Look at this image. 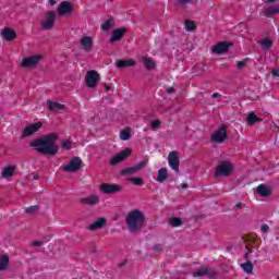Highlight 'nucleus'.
<instances>
[{
  "instance_id": "nucleus-1",
  "label": "nucleus",
  "mask_w": 279,
  "mask_h": 279,
  "mask_svg": "<svg viewBox=\"0 0 279 279\" xmlns=\"http://www.w3.org/2000/svg\"><path fill=\"white\" fill-rule=\"evenodd\" d=\"M56 141H58V134L50 133L32 141L29 147H35L34 150L43 156H56L60 151V147L56 145Z\"/></svg>"
},
{
  "instance_id": "nucleus-2",
  "label": "nucleus",
  "mask_w": 279,
  "mask_h": 279,
  "mask_svg": "<svg viewBox=\"0 0 279 279\" xmlns=\"http://www.w3.org/2000/svg\"><path fill=\"white\" fill-rule=\"evenodd\" d=\"M125 223L129 232H141L145 226V214L140 209H133L128 214Z\"/></svg>"
},
{
  "instance_id": "nucleus-3",
  "label": "nucleus",
  "mask_w": 279,
  "mask_h": 279,
  "mask_svg": "<svg viewBox=\"0 0 279 279\" xmlns=\"http://www.w3.org/2000/svg\"><path fill=\"white\" fill-rule=\"evenodd\" d=\"M99 191L105 195H114V193H121L123 186L117 183H102L99 185Z\"/></svg>"
},
{
  "instance_id": "nucleus-4",
  "label": "nucleus",
  "mask_w": 279,
  "mask_h": 279,
  "mask_svg": "<svg viewBox=\"0 0 279 279\" xmlns=\"http://www.w3.org/2000/svg\"><path fill=\"white\" fill-rule=\"evenodd\" d=\"M80 169H82V159L80 157L72 158L69 165L62 168L65 173H75V171H80Z\"/></svg>"
},
{
  "instance_id": "nucleus-5",
  "label": "nucleus",
  "mask_w": 279,
  "mask_h": 279,
  "mask_svg": "<svg viewBox=\"0 0 279 279\" xmlns=\"http://www.w3.org/2000/svg\"><path fill=\"white\" fill-rule=\"evenodd\" d=\"M43 59L41 54H35L27 58H24L21 62L22 69H32L36 66Z\"/></svg>"
},
{
  "instance_id": "nucleus-6",
  "label": "nucleus",
  "mask_w": 279,
  "mask_h": 279,
  "mask_svg": "<svg viewBox=\"0 0 279 279\" xmlns=\"http://www.w3.org/2000/svg\"><path fill=\"white\" fill-rule=\"evenodd\" d=\"M226 138H228V129L226 125H221L213 135V143H225Z\"/></svg>"
},
{
  "instance_id": "nucleus-7",
  "label": "nucleus",
  "mask_w": 279,
  "mask_h": 279,
  "mask_svg": "<svg viewBox=\"0 0 279 279\" xmlns=\"http://www.w3.org/2000/svg\"><path fill=\"white\" fill-rule=\"evenodd\" d=\"M131 155H132V149L125 148L124 150L120 151L118 155L113 156L110 159L109 165L114 167V166L119 165L120 162H123V160H125V158H129Z\"/></svg>"
},
{
  "instance_id": "nucleus-8",
  "label": "nucleus",
  "mask_w": 279,
  "mask_h": 279,
  "mask_svg": "<svg viewBox=\"0 0 279 279\" xmlns=\"http://www.w3.org/2000/svg\"><path fill=\"white\" fill-rule=\"evenodd\" d=\"M53 25H56V12L48 11L41 21V27L43 29H52Z\"/></svg>"
},
{
  "instance_id": "nucleus-9",
  "label": "nucleus",
  "mask_w": 279,
  "mask_h": 279,
  "mask_svg": "<svg viewBox=\"0 0 279 279\" xmlns=\"http://www.w3.org/2000/svg\"><path fill=\"white\" fill-rule=\"evenodd\" d=\"M232 163H228L226 161H222L216 169L215 175L228 178L230 173H232Z\"/></svg>"
},
{
  "instance_id": "nucleus-10",
  "label": "nucleus",
  "mask_w": 279,
  "mask_h": 279,
  "mask_svg": "<svg viewBox=\"0 0 279 279\" xmlns=\"http://www.w3.org/2000/svg\"><path fill=\"white\" fill-rule=\"evenodd\" d=\"M168 165L175 173H180V157H178V151L173 150L168 155Z\"/></svg>"
},
{
  "instance_id": "nucleus-11",
  "label": "nucleus",
  "mask_w": 279,
  "mask_h": 279,
  "mask_svg": "<svg viewBox=\"0 0 279 279\" xmlns=\"http://www.w3.org/2000/svg\"><path fill=\"white\" fill-rule=\"evenodd\" d=\"M85 81L88 88H95L99 82V73L95 70L88 71L86 73Z\"/></svg>"
},
{
  "instance_id": "nucleus-12",
  "label": "nucleus",
  "mask_w": 279,
  "mask_h": 279,
  "mask_svg": "<svg viewBox=\"0 0 279 279\" xmlns=\"http://www.w3.org/2000/svg\"><path fill=\"white\" fill-rule=\"evenodd\" d=\"M40 128H43V122H35L33 124L27 125L22 131V138H28V136H33V134H36V132H38Z\"/></svg>"
},
{
  "instance_id": "nucleus-13",
  "label": "nucleus",
  "mask_w": 279,
  "mask_h": 279,
  "mask_svg": "<svg viewBox=\"0 0 279 279\" xmlns=\"http://www.w3.org/2000/svg\"><path fill=\"white\" fill-rule=\"evenodd\" d=\"M232 47V44L220 41L216 46L211 48V53H216L217 56H221L223 53H227V51Z\"/></svg>"
},
{
  "instance_id": "nucleus-14",
  "label": "nucleus",
  "mask_w": 279,
  "mask_h": 279,
  "mask_svg": "<svg viewBox=\"0 0 279 279\" xmlns=\"http://www.w3.org/2000/svg\"><path fill=\"white\" fill-rule=\"evenodd\" d=\"M58 12L60 16H66V14L73 13V4L69 1H63L60 3L58 8Z\"/></svg>"
},
{
  "instance_id": "nucleus-15",
  "label": "nucleus",
  "mask_w": 279,
  "mask_h": 279,
  "mask_svg": "<svg viewBox=\"0 0 279 279\" xmlns=\"http://www.w3.org/2000/svg\"><path fill=\"white\" fill-rule=\"evenodd\" d=\"M108 223V220L104 217L98 218L96 221H94L92 225L87 227V230L90 232H95V230H101L104 226Z\"/></svg>"
},
{
  "instance_id": "nucleus-16",
  "label": "nucleus",
  "mask_w": 279,
  "mask_h": 279,
  "mask_svg": "<svg viewBox=\"0 0 279 279\" xmlns=\"http://www.w3.org/2000/svg\"><path fill=\"white\" fill-rule=\"evenodd\" d=\"M125 32H128L125 27L113 29L112 37L109 39V43H118V40H121V38L125 36Z\"/></svg>"
},
{
  "instance_id": "nucleus-17",
  "label": "nucleus",
  "mask_w": 279,
  "mask_h": 279,
  "mask_svg": "<svg viewBox=\"0 0 279 279\" xmlns=\"http://www.w3.org/2000/svg\"><path fill=\"white\" fill-rule=\"evenodd\" d=\"M252 247L255 250H258V240L255 238H247L246 239V253H245V258L250 257V254H252Z\"/></svg>"
},
{
  "instance_id": "nucleus-18",
  "label": "nucleus",
  "mask_w": 279,
  "mask_h": 279,
  "mask_svg": "<svg viewBox=\"0 0 279 279\" xmlns=\"http://www.w3.org/2000/svg\"><path fill=\"white\" fill-rule=\"evenodd\" d=\"M1 36L4 40H8L9 43H12V40L16 39V32L10 27H4L1 32Z\"/></svg>"
},
{
  "instance_id": "nucleus-19",
  "label": "nucleus",
  "mask_w": 279,
  "mask_h": 279,
  "mask_svg": "<svg viewBox=\"0 0 279 279\" xmlns=\"http://www.w3.org/2000/svg\"><path fill=\"white\" fill-rule=\"evenodd\" d=\"M81 46L83 47L86 53H90L93 51V37L84 36L81 38Z\"/></svg>"
},
{
  "instance_id": "nucleus-20",
  "label": "nucleus",
  "mask_w": 279,
  "mask_h": 279,
  "mask_svg": "<svg viewBox=\"0 0 279 279\" xmlns=\"http://www.w3.org/2000/svg\"><path fill=\"white\" fill-rule=\"evenodd\" d=\"M81 204L84 206H97L99 204V196L93 194L87 197L81 198Z\"/></svg>"
},
{
  "instance_id": "nucleus-21",
  "label": "nucleus",
  "mask_w": 279,
  "mask_h": 279,
  "mask_svg": "<svg viewBox=\"0 0 279 279\" xmlns=\"http://www.w3.org/2000/svg\"><path fill=\"white\" fill-rule=\"evenodd\" d=\"M256 123H263V118H258L254 112H248L246 114V124L248 128L256 125Z\"/></svg>"
},
{
  "instance_id": "nucleus-22",
  "label": "nucleus",
  "mask_w": 279,
  "mask_h": 279,
  "mask_svg": "<svg viewBox=\"0 0 279 279\" xmlns=\"http://www.w3.org/2000/svg\"><path fill=\"white\" fill-rule=\"evenodd\" d=\"M47 108L50 110V112H60V110H64V105L52 100H47Z\"/></svg>"
},
{
  "instance_id": "nucleus-23",
  "label": "nucleus",
  "mask_w": 279,
  "mask_h": 279,
  "mask_svg": "<svg viewBox=\"0 0 279 279\" xmlns=\"http://www.w3.org/2000/svg\"><path fill=\"white\" fill-rule=\"evenodd\" d=\"M117 66L118 69H125L128 66H136V62H134V60L130 59V60H118L117 61Z\"/></svg>"
},
{
  "instance_id": "nucleus-24",
  "label": "nucleus",
  "mask_w": 279,
  "mask_h": 279,
  "mask_svg": "<svg viewBox=\"0 0 279 279\" xmlns=\"http://www.w3.org/2000/svg\"><path fill=\"white\" fill-rule=\"evenodd\" d=\"M257 195H260V197H269L271 195V192L267 189L265 184H259L256 187Z\"/></svg>"
},
{
  "instance_id": "nucleus-25",
  "label": "nucleus",
  "mask_w": 279,
  "mask_h": 279,
  "mask_svg": "<svg viewBox=\"0 0 279 279\" xmlns=\"http://www.w3.org/2000/svg\"><path fill=\"white\" fill-rule=\"evenodd\" d=\"M167 178H169V171H167V168L159 169L157 172V182L162 183Z\"/></svg>"
},
{
  "instance_id": "nucleus-26",
  "label": "nucleus",
  "mask_w": 279,
  "mask_h": 279,
  "mask_svg": "<svg viewBox=\"0 0 279 279\" xmlns=\"http://www.w3.org/2000/svg\"><path fill=\"white\" fill-rule=\"evenodd\" d=\"M10 265V257L8 255H0V271H5Z\"/></svg>"
},
{
  "instance_id": "nucleus-27",
  "label": "nucleus",
  "mask_w": 279,
  "mask_h": 279,
  "mask_svg": "<svg viewBox=\"0 0 279 279\" xmlns=\"http://www.w3.org/2000/svg\"><path fill=\"white\" fill-rule=\"evenodd\" d=\"M275 14H279V7H269L264 11V16L269 19V16H274Z\"/></svg>"
},
{
  "instance_id": "nucleus-28",
  "label": "nucleus",
  "mask_w": 279,
  "mask_h": 279,
  "mask_svg": "<svg viewBox=\"0 0 279 279\" xmlns=\"http://www.w3.org/2000/svg\"><path fill=\"white\" fill-rule=\"evenodd\" d=\"M114 25V20H112V17L108 19L107 21H105L101 25H100V29L102 32H109L110 28Z\"/></svg>"
},
{
  "instance_id": "nucleus-29",
  "label": "nucleus",
  "mask_w": 279,
  "mask_h": 279,
  "mask_svg": "<svg viewBox=\"0 0 279 279\" xmlns=\"http://www.w3.org/2000/svg\"><path fill=\"white\" fill-rule=\"evenodd\" d=\"M241 268L245 274H252V271H254V264H252L251 260H247L246 263L241 264Z\"/></svg>"
},
{
  "instance_id": "nucleus-30",
  "label": "nucleus",
  "mask_w": 279,
  "mask_h": 279,
  "mask_svg": "<svg viewBox=\"0 0 279 279\" xmlns=\"http://www.w3.org/2000/svg\"><path fill=\"white\" fill-rule=\"evenodd\" d=\"M259 45L264 48V49H271V47H274V41L269 38H264L259 41Z\"/></svg>"
},
{
  "instance_id": "nucleus-31",
  "label": "nucleus",
  "mask_w": 279,
  "mask_h": 279,
  "mask_svg": "<svg viewBox=\"0 0 279 279\" xmlns=\"http://www.w3.org/2000/svg\"><path fill=\"white\" fill-rule=\"evenodd\" d=\"M12 175H14V167L9 166L3 169L2 178H12Z\"/></svg>"
},
{
  "instance_id": "nucleus-32",
  "label": "nucleus",
  "mask_w": 279,
  "mask_h": 279,
  "mask_svg": "<svg viewBox=\"0 0 279 279\" xmlns=\"http://www.w3.org/2000/svg\"><path fill=\"white\" fill-rule=\"evenodd\" d=\"M144 65L147 71H154L156 69V62L153 59H144Z\"/></svg>"
},
{
  "instance_id": "nucleus-33",
  "label": "nucleus",
  "mask_w": 279,
  "mask_h": 279,
  "mask_svg": "<svg viewBox=\"0 0 279 279\" xmlns=\"http://www.w3.org/2000/svg\"><path fill=\"white\" fill-rule=\"evenodd\" d=\"M185 29L186 32H195V29H197V26L195 25V22L185 20Z\"/></svg>"
},
{
  "instance_id": "nucleus-34",
  "label": "nucleus",
  "mask_w": 279,
  "mask_h": 279,
  "mask_svg": "<svg viewBox=\"0 0 279 279\" xmlns=\"http://www.w3.org/2000/svg\"><path fill=\"white\" fill-rule=\"evenodd\" d=\"M134 173H136V168L130 167L121 170L120 175H134Z\"/></svg>"
},
{
  "instance_id": "nucleus-35",
  "label": "nucleus",
  "mask_w": 279,
  "mask_h": 279,
  "mask_svg": "<svg viewBox=\"0 0 279 279\" xmlns=\"http://www.w3.org/2000/svg\"><path fill=\"white\" fill-rule=\"evenodd\" d=\"M208 274V267H202V270H197L193 272L194 278H203Z\"/></svg>"
},
{
  "instance_id": "nucleus-36",
  "label": "nucleus",
  "mask_w": 279,
  "mask_h": 279,
  "mask_svg": "<svg viewBox=\"0 0 279 279\" xmlns=\"http://www.w3.org/2000/svg\"><path fill=\"white\" fill-rule=\"evenodd\" d=\"M170 226H172V228H180V226H182V219L178 217L170 218Z\"/></svg>"
},
{
  "instance_id": "nucleus-37",
  "label": "nucleus",
  "mask_w": 279,
  "mask_h": 279,
  "mask_svg": "<svg viewBox=\"0 0 279 279\" xmlns=\"http://www.w3.org/2000/svg\"><path fill=\"white\" fill-rule=\"evenodd\" d=\"M128 181L132 182L135 186H143V184H145V181L141 178H130Z\"/></svg>"
},
{
  "instance_id": "nucleus-38",
  "label": "nucleus",
  "mask_w": 279,
  "mask_h": 279,
  "mask_svg": "<svg viewBox=\"0 0 279 279\" xmlns=\"http://www.w3.org/2000/svg\"><path fill=\"white\" fill-rule=\"evenodd\" d=\"M130 129H124L120 133L121 141H130Z\"/></svg>"
},
{
  "instance_id": "nucleus-39",
  "label": "nucleus",
  "mask_w": 279,
  "mask_h": 279,
  "mask_svg": "<svg viewBox=\"0 0 279 279\" xmlns=\"http://www.w3.org/2000/svg\"><path fill=\"white\" fill-rule=\"evenodd\" d=\"M160 125H161L160 120H153V121L150 122V128H151V130H154V131L159 130Z\"/></svg>"
},
{
  "instance_id": "nucleus-40",
  "label": "nucleus",
  "mask_w": 279,
  "mask_h": 279,
  "mask_svg": "<svg viewBox=\"0 0 279 279\" xmlns=\"http://www.w3.org/2000/svg\"><path fill=\"white\" fill-rule=\"evenodd\" d=\"M36 210H38V206L34 205V206H29L28 208H26L25 213L27 215H32L33 213H36Z\"/></svg>"
},
{
  "instance_id": "nucleus-41",
  "label": "nucleus",
  "mask_w": 279,
  "mask_h": 279,
  "mask_svg": "<svg viewBox=\"0 0 279 279\" xmlns=\"http://www.w3.org/2000/svg\"><path fill=\"white\" fill-rule=\"evenodd\" d=\"M63 149H71V147H73V143H71V141H65L61 143Z\"/></svg>"
},
{
  "instance_id": "nucleus-42",
  "label": "nucleus",
  "mask_w": 279,
  "mask_h": 279,
  "mask_svg": "<svg viewBox=\"0 0 279 279\" xmlns=\"http://www.w3.org/2000/svg\"><path fill=\"white\" fill-rule=\"evenodd\" d=\"M134 167H135V171H141V169H144V167H147V161H142Z\"/></svg>"
},
{
  "instance_id": "nucleus-43",
  "label": "nucleus",
  "mask_w": 279,
  "mask_h": 279,
  "mask_svg": "<svg viewBox=\"0 0 279 279\" xmlns=\"http://www.w3.org/2000/svg\"><path fill=\"white\" fill-rule=\"evenodd\" d=\"M245 64H247V60H242L238 62V70L241 71L243 69V66H245Z\"/></svg>"
},
{
  "instance_id": "nucleus-44",
  "label": "nucleus",
  "mask_w": 279,
  "mask_h": 279,
  "mask_svg": "<svg viewBox=\"0 0 279 279\" xmlns=\"http://www.w3.org/2000/svg\"><path fill=\"white\" fill-rule=\"evenodd\" d=\"M260 230L264 234H267V232H269V225H262Z\"/></svg>"
},
{
  "instance_id": "nucleus-45",
  "label": "nucleus",
  "mask_w": 279,
  "mask_h": 279,
  "mask_svg": "<svg viewBox=\"0 0 279 279\" xmlns=\"http://www.w3.org/2000/svg\"><path fill=\"white\" fill-rule=\"evenodd\" d=\"M44 244L45 243L43 241H34V242H32V245L34 247H43Z\"/></svg>"
},
{
  "instance_id": "nucleus-46",
  "label": "nucleus",
  "mask_w": 279,
  "mask_h": 279,
  "mask_svg": "<svg viewBox=\"0 0 279 279\" xmlns=\"http://www.w3.org/2000/svg\"><path fill=\"white\" fill-rule=\"evenodd\" d=\"M180 5H186L191 3V0H179Z\"/></svg>"
},
{
  "instance_id": "nucleus-47",
  "label": "nucleus",
  "mask_w": 279,
  "mask_h": 279,
  "mask_svg": "<svg viewBox=\"0 0 279 279\" xmlns=\"http://www.w3.org/2000/svg\"><path fill=\"white\" fill-rule=\"evenodd\" d=\"M234 208H239V209L245 208V205H243V203H238L234 205Z\"/></svg>"
},
{
  "instance_id": "nucleus-48",
  "label": "nucleus",
  "mask_w": 279,
  "mask_h": 279,
  "mask_svg": "<svg viewBox=\"0 0 279 279\" xmlns=\"http://www.w3.org/2000/svg\"><path fill=\"white\" fill-rule=\"evenodd\" d=\"M168 95H172V93H175V89L173 87L167 88Z\"/></svg>"
},
{
  "instance_id": "nucleus-49",
  "label": "nucleus",
  "mask_w": 279,
  "mask_h": 279,
  "mask_svg": "<svg viewBox=\"0 0 279 279\" xmlns=\"http://www.w3.org/2000/svg\"><path fill=\"white\" fill-rule=\"evenodd\" d=\"M154 252H160V245L156 244L153 246Z\"/></svg>"
},
{
  "instance_id": "nucleus-50",
  "label": "nucleus",
  "mask_w": 279,
  "mask_h": 279,
  "mask_svg": "<svg viewBox=\"0 0 279 279\" xmlns=\"http://www.w3.org/2000/svg\"><path fill=\"white\" fill-rule=\"evenodd\" d=\"M272 75H274L275 77H279V70L272 71Z\"/></svg>"
},
{
  "instance_id": "nucleus-51",
  "label": "nucleus",
  "mask_w": 279,
  "mask_h": 279,
  "mask_svg": "<svg viewBox=\"0 0 279 279\" xmlns=\"http://www.w3.org/2000/svg\"><path fill=\"white\" fill-rule=\"evenodd\" d=\"M217 97H221V94H219V93H214V94H213V98H214V99H217Z\"/></svg>"
},
{
  "instance_id": "nucleus-52",
  "label": "nucleus",
  "mask_w": 279,
  "mask_h": 279,
  "mask_svg": "<svg viewBox=\"0 0 279 279\" xmlns=\"http://www.w3.org/2000/svg\"><path fill=\"white\" fill-rule=\"evenodd\" d=\"M105 89H106V92L108 93V92L112 90V87L109 86V85H105Z\"/></svg>"
},
{
  "instance_id": "nucleus-53",
  "label": "nucleus",
  "mask_w": 279,
  "mask_h": 279,
  "mask_svg": "<svg viewBox=\"0 0 279 279\" xmlns=\"http://www.w3.org/2000/svg\"><path fill=\"white\" fill-rule=\"evenodd\" d=\"M180 187H181V189H189V184L182 183V184L180 185Z\"/></svg>"
},
{
  "instance_id": "nucleus-54",
  "label": "nucleus",
  "mask_w": 279,
  "mask_h": 279,
  "mask_svg": "<svg viewBox=\"0 0 279 279\" xmlns=\"http://www.w3.org/2000/svg\"><path fill=\"white\" fill-rule=\"evenodd\" d=\"M50 5H56V0H49Z\"/></svg>"
},
{
  "instance_id": "nucleus-55",
  "label": "nucleus",
  "mask_w": 279,
  "mask_h": 279,
  "mask_svg": "<svg viewBox=\"0 0 279 279\" xmlns=\"http://www.w3.org/2000/svg\"><path fill=\"white\" fill-rule=\"evenodd\" d=\"M276 0H266V3H274Z\"/></svg>"
},
{
  "instance_id": "nucleus-56",
  "label": "nucleus",
  "mask_w": 279,
  "mask_h": 279,
  "mask_svg": "<svg viewBox=\"0 0 279 279\" xmlns=\"http://www.w3.org/2000/svg\"><path fill=\"white\" fill-rule=\"evenodd\" d=\"M33 178L34 180H38V174H35Z\"/></svg>"
},
{
  "instance_id": "nucleus-57",
  "label": "nucleus",
  "mask_w": 279,
  "mask_h": 279,
  "mask_svg": "<svg viewBox=\"0 0 279 279\" xmlns=\"http://www.w3.org/2000/svg\"><path fill=\"white\" fill-rule=\"evenodd\" d=\"M277 279H279V276H278V278Z\"/></svg>"
}]
</instances>
